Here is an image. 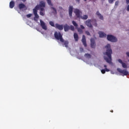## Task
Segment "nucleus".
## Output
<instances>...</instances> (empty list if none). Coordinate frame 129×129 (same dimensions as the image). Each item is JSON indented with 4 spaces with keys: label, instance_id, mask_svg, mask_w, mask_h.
I'll list each match as a JSON object with an SVG mask.
<instances>
[{
    "label": "nucleus",
    "instance_id": "obj_1",
    "mask_svg": "<svg viewBox=\"0 0 129 129\" xmlns=\"http://www.w3.org/2000/svg\"><path fill=\"white\" fill-rule=\"evenodd\" d=\"M54 36L56 40L59 41V42L61 43L62 47H66V48H68L69 47V41H68V40H64V38H63V35L61 34V32L55 31L54 32Z\"/></svg>",
    "mask_w": 129,
    "mask_h": 129
},
{
    "label": "nucleus",
    "instance_id": "obj_2",
    "mask_svg": "<svg viewBox=\"0 0 129 129\" xmlns=\"http://www.w3.org/2000/svg\"><path fill=\"white\" fill-rule=\"evenodd\" d=\"M105 49H106V51L104 53V55H106V56H104V59L107 62V63H109V64L111 63V61L112 59L111 58V54H112V50L110 48V44H107L105 46Z\"/></svg>",
    "mask_w": 129,
    "mask_h": 129
},
{
    "label": "nucleus",
    "instance_id": "obj_3",
    "mask_svg": "<svg viewBox=\"0 0 129 129\" xmlns=\"http://www.w3.org/2000/svg\"><path fill=\"white\" fill-rule=\"evenodd\" d=\"M74 13L78 19H81L82 20H87L88 19V15H84L83 16H81L82 15V12L79 10V9H75Z\"/></svg>",
    "mask_w": 129,
    "mask_h": 129
},
{
    "label": "nucleus",
    "instance_id": "obj_4",
    "mask_svg": "<svg viewBox=\"0 0 129 129\" xmlns=\"http://www.w3.org/2000/svg\"><path fill=\"white\" fill-rule=\"evenodd\" d=\"M46 7V3L44 1H41L39 3V5H37L34 9H36L38 11V10H41V9H44Z\"/></svg>",
    "mask_w": 129,
    "mask_h": 129
},
{
    "label": "nucleus",
    "instance_id": "obj_5",
    "mask_svg": "<svg viewBox=\"0 0 129 129\" xmlns=\"http://www.w3.org/2000/svg\"><path fill=\"white\" fill-rule=\"evenodd\" d=\"M117 71L118 72H119V73L121 74L122 76H126L128 75V72L125 70H122L120 68H118Z\"/></svg>",
    "mask_w": 129,
    "mask_h": 129
},
{
    "label": "nucleus",
    "instance_id": "obj_6",
    "mask_svg": "<svg viewBox=\"0 0 129 129\" xmlns=\"http://www.w3.org/2000/svg\"><path fill=\"white\" fill-rule=\"evenodd\" d=\"M107 39L108 41H110V42H117V39L116 38V37L111 35H108L107 36Z\"/></svg>",
    "mask_w": 129,
    "mask_h": 129
},
{
    "label": "nucleus",
    "instance_id": "obj_7",
    "mask_svg": "<svg viewBox=\"0 0 129 129\" xmlns=\"http://www.w3.org/2000/svg\"><path fill=\"white\" fill-rule=\"evenodd\" d=\"M33 14L35 16L34 18V21H38V19H39V15H38V10H36V9H33Z\"/></svg>",
    "mask_w": 129,
    "mask_h": 129
},
{
    "label": "nucleus",
    "instance_id": "obj_8",
    "mask_svg": "<svg viewBox=\"0 0 129 129\" xmlns=\"http://www.w3.org/2000/svg\"><path fill=\"white\" fill-rule=\"evenodd\" d=\"M40 26L43 30L45 31H47V26L46 25V23L44 22V21H42L41 20H40Z\"/></svg>",
    "mask_w": 129,
    "mask_h": 129
},
{
    "label": "nucleus",
    "instance_id": "obj_9",
    "mask_svg": "<svg viewBox=\"0 0 129 129\" xmlns=\"http://www.w3.org/2000/svg\"><path fill=\"white\" fill-rule=\"evenodd\" d=\"M72 14H73V6H70L69 8V15L70 18H72Z\"/></svg>",
    "mask_w": 129,
    "mask_h": 129
},
{
    "label": "nucleus",
    "instance_id": "obj_10",
    "mask_svg": "<svg viewBox=\"0 0 129 129\" xmlns=\"http://www.w3.org/2000/svg\"><path fill=\"white\" fill-rule=\"evenodd\" d=\"M92 20L90 19L87 20L85 22V24L89 27V28H92V25L91 24Z\"/></svg>",
    "mask_w": 129,
    "mask_h": 129
},
{
    "label": "nucleus",
    "instance_id": "obj_11",
    "mask_svg": "<svg viewBox=\"0 0 129 129\" xmlns=\"http://www.w3.org/2000/svg\"><path fill=\"white\" fill-rule=\"evenodd\" d=\"M82 42L85 47H87V44L86 43V38L85 37V35H83Z\"/></svg>",
    "mask_w": 129,
    "mask_h": 129
},
{
    "label": "nucleus",
    "instance_id": "obj_12",
    "mask_svg": "<svg viewBox=\"0 0 129 129\" xmlns=\"http://www.w3.org/2000/svg\"><path fill=\"white\" fill-rule=\"evenodd\" d=\"M55 28H56V29H58V30H59L60 31H62V30H63V26L62 25H59L56 23L55 25Z\"/></svg>",
    "mask_w": 129,
    "mask_h": 129
},
{
    "label": "nucleus",
    "instance_id": "obj_13",
    "mask_svg": "<svg viewBox=\"0 0 129 129\" xmlns=\"http://www.w3.org/2000/svg\"><path fill=\"white\" fill-rule=\"evenodd\" d=\"M91 47L93 49L95 48L96 47L95 40L93 38L91 39Z\"/></svg>",
    "mask_w": 129,
    "mask_h": 129
},
{
    "label": "nucleus",
    "instance_id": "obj_14",
    "mask_svg": "<svg viewBox=\"0 0 129 129\" xmlns=\"http://www.w3.org/2000/svg\"><path fill=\"white\" fill-rule=\"evenodd\" d=\"M118 62H119V63H120V64H122V67L123 68H127V66L126 65V64L122 62V60H121V59H118Z\"/></svg>",
    "mask_w": 129,
    "mask_h": 129
},
{
    "label": "nucleus",
    "instance_id": "obj_15",
    "mask_svg": "<svg viewBox=\"0 0 129 129\" xmlns=\"http://www.w3.org/2000/svg\"><path fill=\"white\" fill-rule=\"evenodd\" d=\"M39 10L40 11L39 12L40 16H45V9L41 8V9H39Z\"/></svg>",
    "mask_w": 129,
    "mask_h": 129
},
{
    "label": "nucleus",
    "instance_id": "obj_16",
    "mask_svg": "<svg viewBox=\"0 0 129 129\" xmlns=\"http://www.w3.org/2000/svg\"><path fill=\"white\" fill-rule=\"evenodd\" d=\"M98 34L99 35L100 38H104V37H106V34L101 31L99 32Z\"/></svg>",
    "mask_w": 129,
    "mask_h": 129
},
{
    "label": "nucleus",
    "instance_id": "obj_17",
    "mask_svg": "<svg viewBox=\"0 0 129 129\" xmlns=\"http://www.w3.org/2000/svg\"><path fill=\"white\" fill-rule=\"evenodd\" d=\"M96 15H97V16H98V17H99V19H100V20H102V21H103V16L102 15H101V14L100 13H99V11H97L96 13Z\"/></svg>",
    "mask_w": 129,
    "mask_h": 129
},
{
    "label": "nucleus",
    "instance_id": "obj_18",
    "mask_svg": "<svg viewBox=\"0 0 129 129\" xmlns=\"http://www.w3.org/2000/svg\"><path fill=\"white\" fill-rule=\"evenodd\" d=\"M74 38L76 42H78V40H79V36H78V34L76 33L74 34Z\"/></svg>",
    "mask_w": 129,
    "mask_h": 129
},
{
    "label": "nucleus",
    "instance_id": "obj_19",
    "mask_svg": "<svg viewBox=\"0 0 129 129\" xmlns=\"http://www.w3.org/2000/svg\"><path fill=\"white\" fill-rule=\"evenodd\" d=\"M26 8V5L23 3H21L19 4V8L20 10H22L23 9H25Z\"/></svg>",
    "mask_w": 129,
    "mask_h": 129
},
{
    "label": "nucleus",
    "instance_id": "obj_20",
    "mask_svg": "<svg viewBox=\"0 0 129 129\" xmlns=\"http://www.w3.org/2000/svg\"><path fill=\"white\" fill-rule=\"evenodd\" d=\"M64 32H68L70 30V26H68V25L66 24L64 26Z\"/></svg>",
    "mask_w": 129,
    "mask_h": 129
},
{
    "label": "nucleus",
    "instance_id": "obj_21",
    "mask_svg": "<svg viewBox=\"0 0 129 129\" xmlns=\"http://www.w3.org/2000/svg\"><path fill=\"white\" fill-rule=\"evenodd\" d=\"M97 21H96V19H92V23L93 25V26H94V27H97Z\"/></svg>",
    "mask_w": 129,
    "mask_h": 129
},
{
    "label": "nucleus",
    "instance_id": "obj_22",
    "mask_svg": "<svg viewBox=\"0 0 129 129\" xmlns=\"http://www.w3.org/2000/svg\"><path fill=\"white\" fill-rule=\"evenodd\" d=\"M15 7V2L11 1L10 3V9H13Z\"/></svg>",
    "mask_w": 129,
    "mask_h": 129
},
{
    "label": "nucleus",
    "instance_id": "obj_23",
    "mask_svg": "<svg viewBox=\"0 0 129 129\" xmlns=\"http://www.w3.org/2000/svg\"><path fill=\"white\" fill-rule=\"evenodd\" d=\"M46 1H47V3L48 5H49V6H51V7H53V4H52L51 0H46Z\"/></svg>",
    "mask_w": 129,
    "mask_h": 129
},
{
    "label": "nucleus",
    "instance_id": "obj_24",
    "mask_svg": "<svg viewBox=\"0 0 129 129\" xmlns=\"http://www.w3.org/2000/svg\"><path fill=\"white\" fill-rule=\"evenodd\" d=\"M72 24L73 25L76 27V28H77L78 27V24H77V23H76V22L74 21H72Z\"/></svg>",
    "mask_w": 129,
    "mask_h": 129
},
{
    "label": "nucleus",
    "instance_id": "obj_25",
    "mask_svg": "<svg viewBox=\"0 0 129 129\" xmlns=\"http://www.w3.org/2000/svg\"><path fill=\"white\" fill-rule=\"evenodd\" d=\"M78 32L79 34H83V30L80 28H78Z\"/></svg>",
    "mask_w": 129,
    "mask_h": 129
},
{
    "label": "nucleus",
    "instance_id": "obj_26",
    "mask_svg": "<svg viewBox=\"0 0 129 129\" xmlns=\"http://www.w3.org/2000/svg\"><path fill=\"white\" fill-rule=\"evenodd\" d=\"M85 56L87 57V58H91V55H90V54H88V53H86L85 54Z\"/></svg>",
    "mask_w": 129,
    "mask_h": 129
},
{
    "label": "nucleus",
    "instance_id": "obj_27",
    "mask_svg": "<svg viewBox=\"0 0 129 129\" xmlns=\"http://www.w3.org/2000/svg\"><path fill=\"white\" fill-rule=\"evenodd\" d=\"M49 25H50V26H51V27H54V28H55V25L54 24V22H53L52 21L49 22Z\"/></svg>",
    "mask_w": 129,
    "mask_h": 129
},
{
    "label": "nucleus",
    "instance_id": "obj_28",
    "mask_svg": "<svg viewBox=\"0 0 129 129\" xmlns=\"http://www.w3.org/2000/svg\"><path fill=\"white\" fill-rule=\"evenodd\" d=\"M70 30H71V31H74L75 30V28H74V26L71 25L70 26Z\"/></svg>",
    "mask_w": 129,
    "mask_h": 129
},
{
    "label": "nucleus",
    "instance_id": "obj_29",
    "mask_svg": "<svg viewBox=\"0 0 129 129\" xmlns=\"http://www.w3.org/2000/svg\"><path fill=\"white\" fill-rule=\"evenodd\" d=\"M85 34H86V35H87V36H91L90 33L89 32V31H86Z\"/></svg>",
    "mask_w": 129,
    "mask_h": 129
},
{
    "label": "nucleus",
    "instance_id": "obj_30",
    "mask_svg": "<svg viewBox=\"0 0 129 129\" xmlns=\"http://www.w3.org/2000/svg\"><path fill=\"white\" fill-rule=\"evenodd\" d=\"M115 0H108V3L109 4H113V2L115 1Z\"/></svg>",
    "mask_w": 129,
    "mask_h": 129
},
{
    "label": "nucleus",
    "instance_id": "obj_31",
    "mask_svg": "<svg viewBox=\"0 0 129 129\" xmlns=\"http://www.w3.org/2000/svg\"><path fill=\"white\" fill-rule=\"evenodd\" d=\"M80 29H81L82 30H84V29H85V27L83 25H80Z\"/></svg>",
    "mask_w": 129,
    "mask_h": 129
},
{
    "label": "nucleus",
    "instance_id": "obj_32",
    "mask_svg": "<svg viewBox=\"0 0 129 129\" xmlns=\"http://www.w3.org/2000/svg\"><path fill=\"white\" fill-rule=\"evenodd\" d=\"M101 73L102 74H105V69H103V70H101Z\"/></svg>",
    "mask_w": 129,
    "mask_h": 129
},
{
    "label": "nucleus",
    "instance_id": "obj_33",
    "mask_svg": "<svg viewBox=\"0 0 129 129\" xmlns=\"http://www.w3.org/2000/svg\"><path fill=\"white\" fill-rule=\"evenodd\" d=\"M118 4H119V2L118 1H117L115 3V6H118Z\"/></svg>",
    "mask_w": 129,
    "mask_h": 129
},
{
    "label": "nucleus",
    "instance_id": "obj_34",
    "mask_svg": "<svg viewBox=\"0 0 129 129\" xmlns=\"http://www.w3.org/2000/svg\"><path fill=\"white\" fill-rule=\"evenodd\" d=\"M26 17L27 18H31V17H32V14H29L26 15Z\"/></svg>",
    "mask_w": 129,
    "mask_h": 129
},
{
    "label": "nucleus",
    "instance_id": "obj_35",
    "mask_svg": "<svg viewBox=\"0 0 129 129\" xmlns=\"http://www.w3.org/2000/svg\"><path fill=\"white\" fill-rule=\"evenodd\" d=\"M51 9L53 10V11H55V13H57V10L54 7H51Z\"/></svg>",
    "mask_w": 129,
    "mask_h": 129
},
{
    "label": "nucleus",
    "instance_id": "obj_36",
    "mask_svg": "<svg viewBox=\"0 0 129 129\" xmlns=\"http://www.w3.org/2000/svg\"><path fill=\"white\" fill-rule=\"evenodd\" d=\"M105 71L106 72H109V70L107 68H105Z\"/></svg>",
    "mask_w": 129,
    "mask_h": 129
},
{
    "label": "nucleus",
    "instance_id": "obj_37",
    "mask_svg": "<svg viewBox=\"0 0 129 129\" xmlns=\"http://www.w3.org/2000/svg\"><path fill=\"white\" fill-rule=\"evenodd\" d=\"M126 11H127V12H129V5L127 6Z\"/></svg>",
    "mask_w": 129,
    "mask_h": 129
},
{
    "label": "nucleus",
    "instance_id": "obj_38",
    "mask_svg": "<svg viewBox=\"0 0 129 129\" xmlns=\"http://www.w3.org/2000/svg\"><path fill=\"white\" fill-rule=\"evenodd\" d=\"M126 3L127 5H128L129 4V0H126Z\"/></svg>",
    "mask_w": 129,
    "mask_h": 129
},
{
    "label": "nucleus",
    "instance_id": "obj_39",
    "mask_svg": "<svg viewBox=\"0 0 129 129\" xmlns=\"http://www.w3.org/2000/svg\"><path fill=\"white\" fill-rule=\"evenodd\" d=\"M126 54L127 56L128 57H129V52H126Z\"/></svg>",
    "mask_w": 129,
    "mask_h": 129
},
{
    "label": "nucleus",
    "instance_id": "obj_40",
    "mask_svg": "<svg viewBox=\"0 0 129 129\" xmlns=\"http://www.w3.org/2000/svg\"><path fill=\"white\" fill-rule=\"evenodd\" d=\"M76 2H78V3H80V0H76Z\"/></svg>",
    "mask_w": 129,
    "mask_h": 129
},
{
    "label": "nucleus",
    "instance_id": "obj_41",
    "mask_svg": "<svg viewBox=\"0 0 129 129\" xmlns=\"http://www.w3.org/2000/svg\"><path fill=\"white\" fill-rule=\"evenodd\" d=\"M104 67L105 68H106V67H107V66H106V65H104Z\"/></svg>",
    "mask_w": 129,
    "mask_h": 129
},
{
    "label": "nucleus",
    "instance_id": "obj_42",
    "mask_svg": "<svg viewBox=\"0 0 129 129\" xmlns=\"http://www.w3.org/2000/svg\"><path fill=\"white\" fill-rule=\"evenodd\" d=\"M110 112H113V110H111Z\"/></svg>",
    "mask_w": 129,
    "mask_h": 129
},
{
    "label": "nucleus",
    "instance_id": "obj_43",
    "mask_svg": "<svg viewBox=\"0 0 129 129\" xmlns=\"http://www.w3.org/2000/svg\"><path fill=\"white\" fill-rule=\"evenodd\" d=\"M84 2H87V0H84Z\"/></svg>",
    "mask_w": 129,
    "mask_h": 129
},
{
    "label": "nucleus",
    "instance_id": "obj_44",
    "mask_svg": "<svg viewBox=\"0 0 129 129\" xmlns=\"http://www.w3.org/2000/svg\"><path fill=\"white\" fill-rule=\"evenodd\" d=\"M128 62H129V59H128Z\"/></svg>",
    "mask_w": 129,
    "mask_h": 129
}]
</instances>
